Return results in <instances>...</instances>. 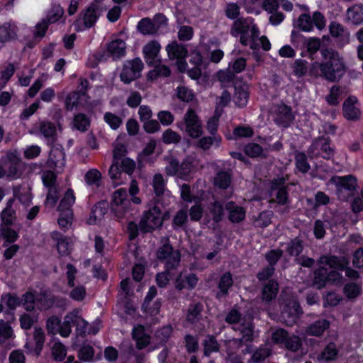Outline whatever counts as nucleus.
<instances>
[{
	"instance_id": "nucleus-39",
	"label": "nucleus",
	"mask_w": 363,
	"mask_h": 363,
	"mask_svg": "<svg viewBox=\"0 0 363 363\" xmlns=\"http://www.w3.org/2000/svg\"><path fill=\"white\" fill-rule=\"evenodd\" d=\"M244 152L250 157L267 158V155L264 152L262 147L257 143H250L244 147Z\"/></svg>"
},
{
	"instance_id": "nucleus-8",
	"label": "nucleus",
	"mask_w": 363,
	"mask_h": 363,
	"mask_svg": "<svg viewBox=\"0 0 363 363\" xmlns=\"http://www.w3.org/2000/svg\"><path fill=\"white\" fill-rule=\"evenodd\" d=\"M319 262L329 264V268L335 269L338 272L345 271L346 277L352 280H356L360 277L359 272L349 267V261L345 257L324 256Z\"/></svg>"
},
{
	"instance_id": "nucleus-19",
	"label": "nucleus",
	"mask_w": 363,
	"mask_h": 363,
	"mask_svg": "<svg viewBox=\"0 0 363 363\" xmlns=\"http://www.w3.org/2000/svg\"><path fill=\"white\" fill-rule=\"evenodd\" d=\"M330 33L334 38H337L339 46H344L350 43V33L346 31L344 26L337 22H331L329 26Z\"/></svg>"
},
{
	"instance_id": "nucleus-40",
	"label": "nucleus",
	"mask_w": 363,
	"mask_h": 363,
	"mask_svg": "<svg viewBox=\"0 0 363 363\" xmlns=\"http://www.w3.org/2000/svg\"><path fill=\"white\" fill-rule=\"evenodd\" d=\"M14 200L11 199L8 201L6 208L2 211L1 218L4 226H9L13 223V219L15 217L16 212L12 208Z\"/></svg>"
},
{
	"instance_id": "nucleus-49",
	"label": "nucleus",
	"mask_w": 363,
	"mask_h": 363,
	"mask_svg": "<svg viewBox=\"0 0 363 363\" xmlns=\"http://www.w3.org/2000/svg\"><path fill=\"white\" fill-rule=\"evenodd\" d=\"M343 292L348 298H355L362 293V284L355 282L347 283L344 286Z\"/></svg>"
},
{
	"instance_id": "nucleus-17",
	"label": "nucleus",
	"mask_w": 363,
	"mask_h": 363,
	"mask_svg": "<svg viewBox=\"0 0 363 363\" xmlns=\"http://www.w3.org/2000/svg\"><path fill=\"white\" fill-rule=\"evenodd\" d=\"M225 209L228 213V219L231 223H239L245 218L246 211L245 208L236 205L234 201L226 202Z\"/></svg>"
},
{
	"instance_id": "nucleus-62",
	"label": "nucleus",
	"mask_w": 363,
	"mask_h": 363,
	"mask_svg": "<svg viewBox=\"0 0 363 363\" xmlns=\"http://www.w3.org/2000/svg\"><path fill=\"white\" fill-rule=\"evenodd\" d=\"M283 250L281 249L271 250L265 254V259L269 263V266H274L283 256Z\"/></svg>"
},
{
	"instance_id": "nucleus-7",
	"label": "nucleus",
	"mask_w": 363,
	"mask_h": 363,
	"mask_svg": "<svg viewBox=\"0 0 363 363\" xmlns=\"http://www.w3.org/2000/svg\"><path fill=\"white\" fill-rule=\"evenodd\" d=\"M330 182L336 186L337 194L341 200H346L353 196L357 190V181L354 176L349 174L344 177H333Z\"/></svg>"
},
{
	"instance_id": "nucleus-53",
	"label": "nucleus",
	"mask_w": 363,
	"mask_h": 363,
	"mask_svg": "<svg viewBox=\"0 0 363 363\" xmlns=\"http://www.w3.org/2000/svg\"><path fill=\"white\" fill-rule=\"evenodd\" d=\"M233 329L240 330L242 337L245 339V342H252L254 340V325L252 323H242L240 327H233Z\"/></svg>"
},
{
	"instance_id": "nucleus-12",
	"label": "nucleus",
	"mask_w": 363,
	"mask_h": 363,
	"mask_svg": "<svg viewBox=\"0 0 363 363\" xmlns=\"http://www.w3.org/2000/svg\"><path fill=\"white\" fill-rule=\"evenodd\" d=\"M294 118L295 116L290 106L284 103L274 106V121L277 125L287 128L293 123Z\"/></svg>"
},
{
	"instance_id": "nucleus-3",
	"label": "nucleus",
	"mask_w": 363,
	"mask_h": 363,
	"mask_svg": "<svg viewBox=\"0 0 363 363\" xmlns=\"http://www.w3.org/2000/svg\"><path fill=\"white\" fill-rule=\"evenodd\" d=\"M161 243L156 251L157 259L160 262H164L167 272L177 269L181 262L180 252L173 248L167 237L162 238Z\"/></svg>"
},
{
	"instance_id": "nucleus-32",
	"label": "nucleus",
	"mask_w": 363,
	"mask_h": 363,
	"mask_svg": "<svg viewBox=\"0 0 363 363\" xmlns=\"http://www.w3.org/2000/svg\"><path fill=\"white\" fill-rule=\"evenodd\" d=\"M249 99L248 88L245 85L241 86H235V94L233 101L239 108L246 106Z\"/></svg>"
},
{
	"instance_id": "nucleus-24",
	"label": "nucleus",
	"mask_w": 363,
	"mask_h": 363,
	"mask_svg": "<svg viewBox=\"0 0 363 363\" xmlns=\"http://www.w3.org/2000/svg\"><path fill=\"white\" fill-rule=\"evenodd\" d=\"M160 50V45L155 41H152L147 43L143 48V53L146 63L149 66H153L157 62L158 54Z\"/></svg>"
},
{
	"instance_id": "nucleus-64",
	"label": "nucleus",
	"mask_w": 363,
	"mask_h": 363,
	"mask_svg": "<svg viewBox=\"0 0 363 363\" xmlns=\"http://www.w3.org/2000/svg\"><path fill=\"white\" fill-rule=\"evenodd\" d=\"M95 351L90 345H83L79 350L78 357L84 362H90L93 359Z\"/></svg>"
},
{
	"instance_id": "nucleus-61",
	"label": "nucleus",
	"mask_w": 363,
	"mask_h": 363,
	"mask_svg": "<svg viewBox=\"0 0 363 363\" xmlns=\"http://www.w3.org/2000/svg\"><path fill=\"white\" fill-rule=\"evenodd\" d=\"M297 26L303 31H311L313 26L310 15L306 13L300 15L297 21Z\"/></svg>"
},
{
	"instance_id": "nucleus-28",
	"label": "nucleus",
	"mask_w": 363,
	"mask_h": 363,
	"mask_svg": "<svg viewBox=\"0 0 363 363\" xmlns=\"http://www.w3.org/2000/svg\"><path fill=\"white\" fill-rule=\"evenodd\" d=\"M330 325L329 320L324 318L318 319L310 324L306 328V332L310 335L320 337L329 328Z\"/></svg>"
},
{
	"instance_id": "nucleus-38",
	"label": "nucleus",
	"mask_w": 363,
	"mask_h": 363,
	"mask_svg": "<svg viewBox=\"0 0 363 363\" xmlns=\"http://www.w3.org/2000/svg\"><path fill=\"white\" fill-rule=\"evenodd\" d=\"M39 130L43 135L52 142L56 140V127L54 123L49 121H42L40 123Z\"/></svg>"
},
{
	"instance_id": "nucleus-44",
	"label": "nucleus",
	"mask_w": 363,
	"mask_h": 363,
	"mask_svg": "<svg viewBox=\"0 0 363 363\" xmlns=\"http://www.w3.org/2000/svg\"><path fill=\"white\" fill-rule=\"evenodd\" d=\"M128 196V195L126 189L121 188L113 193L112 203L116 206H121L123 208H126L130 203Z\"/></svg>"
},
{
	"instance_id": "nucleus-35",
	"label": "nucleus",
	"mask_w": 363,
	"mask_h": 363,
	"mask_svg": "<svg viewBox=\"0 0 363 363\" xmlns=\"http://www.w3.org/2000/svg\"><path fill=\"white\" fill-rule=\"evenodd\" d=\"M232 181V174L230 171H220L214 178V184L221 189H227Z\"/></svg>"
},
{
	"instance_id": "nucleus-6",
	"label": "nucleus",
	"mask_w": 363,
	"mask_h": 363,
	"mask_svg": "<svg viewBox=\"0 0 363 363\" xmlns=\"http://www.w3.org/2000/svg\"><path fill=\"white\" fill-rule=\"evenodd\" d=\"M160 199L155 201V205L150 208L148 211L143 213V215L139 223L140 230L144 233H151L155 228H160L162 225V211L158 206Z\"/></svg>"
},
{
	"instance_id": "nucleus-9",
	"label": "nucleus",
	"mask_w": 363,
	"mask_h": 363,
	"mask_svg": "<svg viewBox=\"0 0 363 363\" xmlns=\"http://www.w3.org/2000/svg\"><path fill=\"white\" fill-rule=\"evenodd\" d=\"M178 128L186 131L188 135L193 138H199L202 134L201 122L199 120L195 111L189 108L184 116L183 121L177 123Z\"/></svg>"
},
{
	"instance_id": "nucleus-55",
	"label": "nucleus",
	"mask_w": 363,
	"mask_h": 363,
	"mask_svg": "<svg viewBox=\"0 0 363 363\" xmlns=\"http://www.w3.org/2000/svg\"><path fill=\"white\" fill-rule=\"evenodd\" d=\"M188 220L187 212L186 210L181 209L177 212L174 216L172 226L174 230L183 228Z\"/></svg>"
},
{
	"instance_id": "nucleus-59",
	"label": "nucleus",
	"mask_w": 363,
	"mask_h": 363,
	"mask_svg": "<svg viewBox=\"0 0 363 363\" xmlns=\"http://www.w3.org/2000/svg\"><path fill=\"white\" fill-rule=\"evenodd\" d=\"M184 343L188 353L191 354L198 352L199 345L197 337L187 334L184 336Z\"/></svg>"
},
{
	"instance_id": "nucleus-58",
	"label": "nucleus",
	"mask_w": 363,
	"mask_h": 363,
	"mask_svg": "<svg viewBox=\"0 0 363 363\" xmlns=\"http://www.w3.org/2000/svg\"><path fill=\"white\" fill-rule=\"evenodd\" d=\"M347 18L353 24H361L363 22V12L359 7L353 6L347 11Z\"/></svg>"
},
{
	"instance_id": "nucleus-18",
	"label": "nucleus",
	"mask_w": 363,
	"mask_h": 363,
	"mask_svg": "<svg viewBox=\"0 0 363 363\" xmlns=\"http://www.w3.org/2000/svg\"><path fill=\"white\" fill-rule=\"evenodd\" d=\"M198 278L194 273L189 274L184 276L182 272H180L174 281V287L178 291L186 288L189 290L194 289L197 284Z\"/></svg>"
},
{
	"instance_id": "nucleus-60",
	"label": "nucleus",
	"mask_w": 363,
	"mask_h": 363,
	"mask_svg": "<svg viewBox=\"0 0 363 363\" xmlns=\"http://www.w3.org/2000/svg\"><path fill=\"white\" fill-rule=\"evenodd\" d=\"M20 299L23 305L25 306L26 310L31 311L34 309L35 304H36L37 294L35 295L33 293L28 291L25 293Z\"/></svg>"
},
{
	"instance_id": "nucleus-52",
	"label": "nucleus",
	"mask_w": 363,
	"mask_h": 363,
	"mask_svg": "<svg viewBox=\"0 0 363 363\" xmlns=\"http://www.w3.org/2000/svg\"><path fill=\"white\" fill-rule=\"evenodd\" d=\"M271 354V350L267 347H260L257 349L252 355L248 363H259L264 361L267 357Z\"/></svg>"
},
{
	"instance_id": "nucleus-34",
	"label": "nucleus",
	"mask_w": 363,
	"mask_h": 363,
	"mask_svg": "<svg viewBox=\"0 0 363 363\" xmlns=\"http://www.w3.org/2000/svg\"><path fill=\"white\" fill-rule=\"evenodd\" d=\"M153 66L155 68L147 74V80L153 81L160 77H167L171 74L170 69L167 66L160 65V60L155 62Z\"/></svg>"
},
{
	"instance_id": "nucleus-50",
	"label": "nucleus",
	"mask_w": 363,
	"mask_h": 363,
	"mask_svg": "<svg viewBox=\"0 0 363 363\" xmlns=\"http://www.w3.org/2000/svg\"><path fill=\"white\" fill-rule=\"evenodd\" d=\"M172 333V328L171 325H166L160 330H157L155 333V337L157 342L160 345H165Z\"/></svg>"
},
{
	"instance_id": "nucleus-51",
	"label": "nucleus",
	"mask_w": 363,
	"mask_h": 363,
	"mask_svg": "<svg viewBox=\"0 0 363 363\" xmlns=\"http://www.w3.org/2000/svg\"><path fill=\"white\" fill-rule=\"evenodd\" d=\"M33 340L35 342L34 351L37 355H39L44 345L45 335L41 328H35Z\"/></svg>"
},
{
	"instance_id": "nucleus-4",
	"label": "nucleus",
	"mask_w": 363,
	"mask_h": 363,
	"mask_svg": "<svg viewBox=\"0 0 363 363\" xmlns=\"http://www.w3.org/2000/svg\"><path fill=\"white\" fill-rule=\"evenodd\" d=\"M102 0H94L85 9L81 11L74 23L78 32L93 27L104 11Z\"/></svg>"
},
{
	"instance_id": "nucleus-37",
	"label": "nucleus",
	"mask_w": 363,
	"mask_h": 363,
	"mask_svg": "<svg viewBox=\"0 0 363 363\" xmlns=\"http://www.w3.org/2000/svg\"><path fill=\"white\" fill-rule=\"evenodd\" d=\"M209 211L212 215L213 220L215 223L220 222L224 216L225 203L219 201H215L209 204Z\"/></svg>"
},
{
	"instance_id": "nucleus-57",
	"label": "nucleus",
	"mask_w": 363,
	"mask_h": 363,
	"mask_svg": "<svg viewBox=\"0 0 363 363\" xmlns=\"http://www.w3.org/2000/svg\"><path fill=\"white\" fill-rule=\"evenodd\" d=\"M74 126L79 131H86L90 125L89 118L84 113L76 114L73 121Z\"/></svg>"
},
{
	"instance_id": "nucleus-47",
	"label": "nucleus",
	"mask_w": 363,
	"mask_h": 363,
	"mask_svg": "<svg viewBox=\"0 0 363 363\" xmlns=\"http://www.w3.org/2000/svg\"><path fill=\"white\" fill-rule=\"evenodd\" d=\"M338 354V350L336 345L333 342L329 343L321 352L319 359H323L326 362L336 359Z\"/></svg>"
},
{
	"instance_id": "nucleus-22",
	"label": "nucleus",
	"mask_w": 363,
	"mask_h": 363,
	"mask_svg": "<svg viewBox=\"0 0 363 363\" xmlns=\"http://www.w3.org/2000/svg\"><path fill=\"white\" fill-rule=\"evenodd\" d=\"M108 208V203L106 201H101L95 204L91 208V211L87 223L89 225L96 223L97 220H101L107 213Z\"/></svg>"
},
{
	"instance_id": "nucleus-56",
	"label": "nucleus",
	"mask_w": 363,
	"mask_h": 363,
	"mask_svg": "<svg viewBox=\"0 0 363 363\" xmlns=\"http://www.w3.org/2000/svg\"><path fill=\"white\" fill-rule=\"evenodd\" d=\"M284 345L286 349L294 352H297L301 348L302 341L298 335H288Z\"/></svg>"
},
{
	"instance_id": "nucleus-63",
	"label": "nucleus",
	"mask_w": 363,
	"mask_h": 363,
	"mask_svg": "<svg viewBox=\"0 0 363 363\" xmlns=\"http://www.w3.org/2000/svg\"><path fill=\"white\" fill-rule=\"evenodd\" d=\"M61 320L56 315H52L47 320L46 328L48 334L55 335L59 333Z\"/></svg>"
},
{
	"instance_id": "nucleus-41",
	"label": "nucleus",
	"mask_w": 363,
	"mask_h": 363,
	"mask_svg": "<svg viewBox=\"0 0 363 363\" xmlns=\"http://www.w3.org/2000/svg\"><path fill=\"white\" fill-rule=\"evenodd\" d=\"M203 345L204 347L203 354L206 357H208L212 352H218L220 345L216 337L213 335H208L203 340Z\"/></svg>"
},
{
	"instance_id": "nucleus-23",
	"label": "nucleus",
	"mask_w": 363,
	"mask_h": 363,
	"mask_svg": "<svg viewBox=\"0 0 363 363\" xmlns=\"http://www.w3.org/2000/svg\"><path fill=\"white\" fill-rule=\"evenodd\" d=\"M169 59L182 60L187 56L188 50L184 45L179 43L174 40L168 44L166 47Z\"/></svg>"
},
{
	"instance_id": "nucleus-13",
	"label": "nucleus",
	"mask_w": 363,
	"mask_h": 363,
	"mask_svg": "<svg viewBox=\"0 0 363 363\" xmlns=\"http://www.w3.org/2000/svg\"><path fill=\"white\" fill-rule=\"evenodd\" d=\"M47 166L57 173H61L65 166V152L62 148L52 147L50 151Z\"/></svg>"
},
{
	"instance_id": "nucleus-27",
	"label": "nucleus",
	"mask_w": 363,
	"mask_h": 363,
	"mask_svg": "<svg viewBox=\"0 0 363 363\" xmlns=\"http://www.w3.org/2000/svg\"><path fill=\"white\" fill-rule=\"evenodd\" d=\"M252 24V18H239L233 22L230 29V33L235 37H237L240 34H249Z\"/></svg>"
},
{
	"instance_id": "nucleus-46",
	"label": "nucleus",
	"mask_w": 363,
	"mask_h": 363,
	"mask_svg": "<svg viewBox=\"0 0 363 363\" xmlns=\"http://www.w3.org/2000/svg\"><path fill=\"white\" fill-rule=\"evenodd\" d=\"M272 216L273 212L272 211H262L254 220L253 225L260 228H266L272 223Z\"/></svg>"
},
{
	"instance_id": "nucleus-48",
	"label": "nucleus",
	"mask_w": 363,
	"mask_h": 363,
	"mask_svg": "<svg viewBox=\"0 0 363 363\" xmlns=\"http://www.w3.org/2000/svg\"><path fill=\"white\" fill-rule=\"evenodd\" d=\"M295 163L296 168L302 173L308 172L311 166L307 161V156L303 152H295Z\"/></svg>"
},
{
	"instance_id": "nucleus-54",
	"label": "nucleus",
	"mask_w": 363,
	"mask_h": 363,
	"mask_svg": "<svg viewBox=\"0 0 363 363\" xmlns=\"http://www.w3.org/2000/svg\"><path fill=\"white\" fill-rule=\"evenodd\" d=\"M15 35V32L9 23H5L0 26V48L4 43L14 38Z\"/></svg>"
},
{
	"instance_id": "nucleus-25",
	"label": "nucleus",
	"mask_w": 363,
	"mask_h": 363,
	"mask_svg": "<svg viewBox=\"0 0 363 363\" xmlns=\"http://www.w3.org/2000/svg\"><path fill=\"white\" fill-rule=\"evenodd\" d=\"M132 338L135 341L136 347L138 350H143L149 345L151 339L150 335L145 333L143 325L133 329Z\"/></svg>"
},
{
	"instance_id": "nucleus-43",
	"label": "nucleus",
	"mask_w": 363,
	"mask_h": 363,
	"mask_svg": "<svg viewBox=\"0 0 363 363\" xmlns=\"http://www.w3.org/2000/svg\"><path fill=\"white\" fill-rule=\"evenodd\" d=\"M0 235L4 240V247L7 246L6 242L13 243L18 238V234L16 230L3 225H0Z\"/></svg>"
},
{
	"instance_id": "nucleus-16",
	"label": "nucleus",
	"mask_w": 363,
	"mask_h": 363,
	"mask_svg": "<svg viewBox=\"0 0 363 363\" xmlns=\"http://www.w3.org/2000/svg\"><path fill=\"white\" fill-rule=\"evenodd\" d=\"M55 295L50 289H40L37 294V308L41 311H48L55 304Z\"/></svg>"
},
{
	"instance_id": "nucleus-36",
	"label": "nucleus",
	"mask_w": 363,
	"mask_h": 363,
	"mask_svg": "<svg viewBox=\"0 0 363 363\" xmlns=\"http://www.w3.org/2000/svg\"><path fill=\"white\" fill-rule=\"evenodd\" d=\"M9 321H12L11 318H8L6 321L0 320V345L14 337L13 330Z\"/></svg>"
},
{
	"instance_id": "nucleus-42",
	"label": "nucleus",
	"mask_w": 363,
	"mask_h": 363,
	"mask_svg": "<svg viewBox=\"0 0 363 363\" xmlns=\"http://www.w3.org/2000/svg\"><path fill=\"white\" fill-rule=\"evenodd\" d=\"M75 201V197L72 189H69L63 199L60 201L58 206V211L60 213H65L67 211H72L71 206Z\"/></svg>"
},
{
	"instance_id": "nucleus-10",
	"label": "nucleus",
	"mask_w": 363,
	"mask_h": 363,
	"mask_svg": "<svg viewBox=\"0 0 363 363\" xmlns=\"http://www.w3.org/2000/svg\"><path fill=\"white\" fill-rule=\"evenodd\" d=\"M143 68L144 64L139 57L125 61L120 74L121 82L125 84H129L138 79L141 77V72Z\"/></svg>"
},
{
	"instance_id": "nucleus-45",
	"label": "nucleus",
	"mask_w": 363,
	"mask_h": 363,
	"mask_svg": "<svg viewBox=\"0 0 363 363\" xmlns=\"http://www.w3.org/2000/svg\"><path fill=\"white\" fill-rule=\"evenodd\" d=\"M137 28L143 35H154L157 33L155 26L152 21L149 18L141 19L138 23Z\"/></svg>"
},
{
	"instance_id": "nucleus-33",
	"label": "nucleus",
	"mask_w": 363,
	"mask_h": 363,
	"mask_svg": "<svg viewBox=\"0 0 363 363\" xmlns=\"http://www.w3.org/2000/svg\"><path fill=\"white\" fill-rule=\"evenodd\" d=\"M278 293V284L274 280H269L266 284L262 291V298L264 301L269 303L274 299Z\"/></svg>"
},
{
	"instance_id": "nucleus-1",
	"label": "nucleus",
	"mask_w": 363,
	"mask_h": 363,
	"mask_svg": "<svg viewBox=\"0 0 363 363\" xmlns=\"http://www.w3.org/2000/svg\"><path fill=\"white\" fill-rule=\"evenodd\" d=\"M323 62H315L320 71V76L328 82H337L345 75L346 66L343 57L332 48H324L320 50Z\"/></svg>"
},
{
	"instance_id": "nucleus-2",
	"label": "nucleus",
	"mask_w": 363,
	"mask_h": 363,
	"mask_svg": "<svg viewBox=\"0 0 363 363\" xmlns=\"http://www.w3.org/2000/svg\"><path fill=\"white\" fill-rule=\"evenodd\" d=\"M325 255H322L317 261L319 267L313 271L311 286L318 290L325 288L328 285H341L343 281L342 274L335 269H328L326 266L329 264L320 263V259Z\"/></svg>"
},
{
	"instance_id": "nucleus-15",
	"label": "nucleus",
	"mask_w": 363,
	"mask_h": 363,
	"mask_svg": "<svg viewBox=\"0 0 363 363\" xmlns=\"http://www.w3.org/2000/svg\"><path fill=\"white\" fill-rule=\"evenodd\" d=\"M330 139L320 136L313 140L312 145L309 147V150L313 152L315 150L320 148L325 155L323 156L324 159L330 160L334 155V150L330 146Z\"/></svg>"
},
{
	"instance_id": "nucleus-29",
	"label": "nucleus",
	"mask_w": 363,
	"mask_h": 363,
	"mask_svg": "<svg viewBox=\"0 0 363 363\" xmlns=\"http://www.w3.org/2000/svg\"><path fill=\"white\" fill-rule=\"evenodd\" d=\"M126 44L121 39L111 41L107 45V50L113 60H117L125 54Z\"/></svg>"
},
{
	"instance_id": "nucleus-20",
	"label": "nucleus",
	"mask_w": 363,
	"mask_h": 363,
	"mask_svg": "<svg viewBox=\"0 0 363 363\" xmlns=\"http://www.w3.org/2000/svg\"><path fill=\"white\" fill-rule=\"evenodd\" d=\"M357 103L355 96H350L344 102L342 111L345 118L350 121H357L359 118L361 112L354 105Z\"/></svg>"
},
{
	"instance_id": "nucleus-26",
	"label": "nucleus",
	"mask_w": 363,
	"mask_h": 363,
	"mask_svg": "<svg viewBox=\"0 0 363 363\" xmlns=\"http://www.w3.org/2000/svg\"><path fill=\"white\" fill-rule=\"evenodd\" d=\"M1 302L4 306L8 307L6 313L7 315L11 318V320H13L15 319L13 311L16 309V306H20L21 303L20 298L16 295L8 293L1 296Z\"/></svg>"
},
{
	"instance_id": "nucleus-5",
	"label": "nucleus",
	"mask_w": 363,
	"mask_h": 363,
	"mask_svg": "<svg viewBox=\"0 0 363 363\" xmlns=\"http://www.w3.org/2000/svg\"><path fill=\"white\" fill-rule=\"evenodd\" d=\"M287 180L284 177H277L269 182V194L272 197L271 202H276L279 205L289 203V184L286 182Z\"/></svg>"
},
{
	"instance_id": "nucleus-21",
	"label": "nucleus",
	"mask_w": 363,
	"mask_h": 363,
	"mask_svg": "<svg viewBox=\"0 0 363 363\" xmlns=\"http://www.w3.org/2000/svg\"><path fill=\"white\" fill-rule=\"evenodd\" d=\"M285 252L289 257H298L303 252L305 241L301 236H296L285 243Z\"/></svg>"
},
{
	"instance_id": "nucleus-31",
	"label": "nucleus",
	"mask_w": 363,
	"mask_h": 363,
	"mask_svg": "<svg viewBox=\"0 0 363 363\" xmlns=\"http://www.w3.org/2000/svg\"><path fill=\"white\" fill-rule=\"evenodd\" d=\"M203 305L201 302H193L188 308L186 320L190 323L199 322L201 318Z\"/></svg>"
},
{
	"instance_id": "nucleus-14",
	"label": "nucleus",
	"mask_w": 363,
	"mask_h": 363,
	"mask_svg": "<svg viewBox=\"0 0 363 363\" xmlns=\"http://www.w3.org/2000/svg\"><path fill=\"white\" fill-rule=\"evenodd\" d=\"M53 13L48 16V19H43L41 22L35 26L36 31L34 33L35 37L43 38L48 30V25L58 21L63 15L64 10L60 6L52 9Z\"/></svg>"
},
{
	"instance_id": "nucleus-11",
	"label": "nucleus",
	"mask_w": 363,
	"mask_h": 363,
	"mask_svg": "<svg viewBox=\"0 0 363 363\" xmlns=\"http://www.w3.org/2000/svg\"><path fill=\"white\" fill-rule=\"evenodd\" d=\"M303 313L300 303L296 301H290L284 306L281 318L287 326L291 327L296 324Z\"/></svg>"
},
{
	"instance_id": "nucleus-30",
	"label": "nucleus",
	"mask_w": 363,
	"mask_h": 363,
	"mask_svg": "<svg viewBox=\"0 0 363 363\" xmlns=\"http://www.w3.org/2000/svg\"><path fill=\"white\" fill-rule=\"evenodd\" d=\"M233 284L232 274L230 272H225L223 274L218 284L219 291L216 293V297L218 299L225 297L228 295V289L232 286Z\"/></svg>"
}]
</instances>
